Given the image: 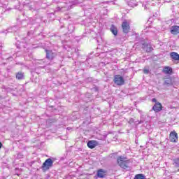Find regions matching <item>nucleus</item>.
<instances>
[{
  "mask_svg": "<svg viewBox=\"0 0 179 179\" xmlns=\"http://www.w3.org/2000/svg\"><path fill=\"white\" fill-rule=\"evenodd\" d=\"M117 162L118 166L121 167V169H123V170H131V167H129V160H128V158L127 157L124 156H120L117 159Z\"/></svg>",
  "mask_w": 179,
  "mask_h": 179,
  "instance_id": "f257e3e1",
  "label": "nucleus"
},
{
  "mask_svg": "<svg viewBox=\"0 0 179 179\" xmlns=\"http://www.w3.org/2000/svg\"><path fill=\"white\" fill-rule=\"evenodd\" d=\"M54 162H55V159L54 158L47 159L43 164L41 169L43 170H50V168L52 167Z\"/></svg>",
  "mask_w": 179,
  "mask_h": 179,
  "instance_id": "f03ea898",
  "label": "nucleus"
},
{
  "mask_svg": "<svg viewBox=\"0 0 179 179\" xmlns=\"http://www.w3.org/2000/svg\"><path fill=\"white\" fill-rule=\"evenodd\" d=\"M113 82L115 85H117V86H122L125 85V80H124V77L120 75H115L114 76Z\"/></svg>",
  "mask_w": 179,
  "mask_h": 179,
  "instance_id": "7ed1b4c3",
  "label": "nucleus"
},
{
  "mask_svg": "<svg viewBox=\"0 0 179 179\" xmlns=\"http://www.w3.org/2000/svg\"><path fill=\"white\" fill-rule=\"evenodd\" d=\"M45 58L48 61H52L55 57H57V53L51 50L45 49Z\"/></svg>",
  "mask_w": 179,
  "mask_h": 179,
  "instance_id": "20e7f679",
  "label": "nucleus"
},
{
  "mask_svg": "<svg viewBox=\"0 0 179 179\" xmlns=\"http://www.w3.org/2000/svg\"><path fill=\"white\" fill-rule=\"evenodd\" d=\"M122 29L123 33H124L125 34H128V33H129V30H131V27L129 26V23L127 20H124L122 22Z\"/></svg>",
  "mask_w": 179,
  "mask_h": 179,
  "instance_id": "39448f33",
  "label": "nucleus"
},
{
  "mask_svg": "<svg viewBox=\"0 0 179 179\" xmlns=\"http://www.w3.org/2000/svg\"><path fill=\"white\" fill-rule=\"evenodd\" d=\"M169 141H171V142H173L174 143H176V142H178V134H177V132H176V131L171 132L169 136Z\"/></svg>",
  "mask_w": 179,
  "mask_h": 179,
  "instance_id": "423d86ee",
  "label": "nucleus"
},
{
  "mask_svg": "<svg viewBox=\"0 0 179 179\" xmlns=\"http://www.w3.org/2000/svg\"><path fill=\"white\" fill-rule=\"evenodd\" d=\"M96 176L98 178H106V176H107V171L104 169H99L96 172Z\"/></svg>",
  "mask_w": 179,
  "mask_h": 179,
  "instance_id": "0eeeda50",
  "label": "nucleus"
},
{
  "mask_svg": "<svg viewBox=\"0 0 179 179\" xmlns=\"http://www.w3.org/2000/svg\"><path fill=\"white\" fill-rule=\"evenodd\" d=\"M162 108L163 106H162V103H160L159 102L155 103V104L152 107V110L153 111H155V113H160Z\"/></svg>",
  "mask_w": 179,
  "mask_h": 179,
  "instance_id": "6e6552de",
  "label": "nucleus"
},
{
  "mask_svg": "<svg viewBox=\"0 0 179 179\" xmlns=\"http://www.w3.org/2000/svg\"><path fill=\"white\" fill-rule=\"evenodd\" d=\"M171 34L173 36H178L179 34V26L178 25H173L171 27Z\"/></svg>",
  "mask_w": 179,
  "mask_h": 179,
  "instance_id": "1a4fd4ad",
  "label": "nucleus"
},
{
  "mask_svg": "<svg viewBox=\"0 0 179 179\" xmlns=\"http://www.w3.org/2000/svg\"><path fill=\"white\" fill-rule=\"evenodd\" d=\"M142 48L145 50L146 52H152L153 50V48L148 43H143Z\"/></svg>",
  "mask_w": 179,
  "mask_h": 179,
  "instance_id": "9d476101",
  "label": "nucleus"
},
{
  "mask_svg": "<svg viewBox=\"0 0 179 179\" xmlns=\"http://www.w3.org/2000/svg\"><path fill=\"white\" fill-rule=\"evenodd\" d=\"M163 85H164V86H167V87H169V86H173V79H171V77L166 78V79L164 80V83H163Z\"/></svg>",
  "mask_w": 179,
  "mask_h": 179,
  "instance_id": "9b49d317",
  "label": "nucleus"
},
{
  "mask_svg": "<svg viewBox=\"0 0 179 179\" xmlns=\"http://www.w3.org/2000/svg\"><path fill=\"white\" fill-rule=\"evenodd\" d=\"M87 146L90 149H94L97 146V142L96 141H89L87 143Z\"/></svg>",
  "mask_w": 179,
  "mask_h": 179,
  "instance_id": "f8f14e48",
  "label": "nucleus"
},
{
  "mask_svg": "<svg viewBox=\"0 0 179 179\" xmlns=\"http://www.w3.org/2000/svg\"><path fill=\"white\" fill-rule=\"evenodd\" d=\"M170 57L171 58V59H173L174 61H179V55L176 52H171Z\"/></svg>",
  "mask_w": 179,
  "mask_h": 179,
  "instance_id": "ddd939ff",
  "label": "nucleus"
},
{
  "mask_svg": "<svg viewBox=\"0 0 179 179\" xmlns=\"http://www.w3.org/2000/svg\"><path fill=\"white\" fill-rule=\"evenodd\" d=\"M15 78L18 80H23V79H24V73H23L22 71L16 73Z\"/></svg>",
  "mask_w": 179,
  "mask_h": 179,
  "instance_id": "4468645a",
  "label": "nucleus"
},
{
  "mask_svg": "<svg viewBox=\"0 0 179 179\" xmlns=\"http://www.w3.org/2000/svg\"><path fill=\"white\" fill-rule=\"evenodd\" d=\"M67 29H68V34H71V33H73V31H75V25L70 24H69V26L67 27Z\"/></svg>",
  "mask_w": 179,
  "mask_h": 179,
  "instance_id": "2eb2a0df",
  "label": "nucleus"
},
{
  "mask_svg": "<svg viewBox=\"0 0 179 179\" xmlns=\"http://www.w3.org/2000/svg\"><path fill=\"white\" fill-rule=\"evenodd\" d=\"M110 30L114 36H117V34H118V30L117 29V27L114 26V24H112Z\"/></svg>",
  "mask_w": 179,
  "mask_h": 179,
  "instance_id": "dca6fc26",
  "label": "nucleus"
},
{
  "mask_svg": "<svg viewBox=\"0 0 179 179\" xmlns=\"http://www.w3.org/2000/svg\"><path fill=\"white\" fill-rule=\"evenodd\" d=\"M7 31L8 33H16V31H17V26H14V27H12L10 28H8L7 29Z\"/></svg>",
  "mask_w": 179,
  "mask_h": 179,
  "instance_id": "f3484780",
  "label": "nucleus"
},
{
  "mask_svg": "<svg viewBox=\"0 0 179 179\" xmlns=\"http://www.w3.org/2000/svg\"><path fill=\"white\" fill-rule=\"evenodd\" d=\"M164 72L165 73H168V74H170V73H172L173 72V69H171V67L169 66H165L164 68Z\"/></svg>",
  "mask_w": 179,
  "mask_h": 179,
  "instance_id": "a211bd4d",
  "label": "nucleus"
},
{
  "mask_svg": "<svg viewBox=\"0 0 179 179\" xmlns=\"http://www.w3.org/2000/svg\"><path fill=\"white\" fill-rule=\"evenodd\" d=\"M173 166H175V167L179 168V158L173 159Z\"/></svg>",
  "mask_w": 179,
  "mask_h": 179,
  "instance_id": "6ab92c4d",
  "label": "nucleus"
},
{
  "mask_svg": "<svg viewBox=\"0 0 179 179\" xmlns=\"http://www.w3.org/2000/svg\"><path fill=\"white\" fill-rule=\"evenodd\" d=\"M134 179H146L143 174H137L135 176Z\"/></svg>",
  "mask_w": 179,
  "mask_h": 179,
  "instance_id": "aec40b11",
  "label": "nucleus"
},
{
  "mask_svg": "<svg viewBox=\"0 0 179 179\" xmlns=\"http://www.w3.org/2000/svg\"><path fill=\"white\" fill-rule=\"evenodd\" d=\"M145 120H146V117H145V116H143V115H141L140 120H137L138 125H139V124H143V122H145Z\"/></svg>",
  "mask_w": 179,
  "mask_h": 179,
  "instance_id": "412c9836",
  "label": "nucleus"
},
{
  "mask_svg": "<svg viewBox=\"0 0 179 179\" xmlns=\"http://www.w3.org/2000/svg\"><path fill=\"white\" fill-rule=\"evenodd\" d=\"M128 123L130 124H135L136 127H137L138 125V121H135V119H134V118H130Z\"/></svg>",
  "mask_w": 179,
  "mask_h": 179,
  "instance_id": "4be33fe9",
  "label": "nucleus"
},
{
  "mask_svg": "<svg viewBox=\"0 0 179 179\" xmlns=\"http://www.w3.org/2000/svg\"><path fill=\"white\" fill-rule=\"evenodd\" d=\"M143 73H145V74H148V73H149V70L148 69H144Z\"/></svg>",
  "mask_w": 179,
  "mask_h": 179,
  "instance_id": "5701e85b",
  "label": "nucleus"
},
{
  "mask_svg": "<svg viewBox=\"0 0 179 179\" xmlns=\"http://www.w3.org/2000/svg\"><path fill=\"white\" fill-rule=\"evenodd\" d=\"M17 157H19L20 159H22V157H23V155H22V153H19L17 155Z\"/></svg>",
  "mask_w": 179,
  "mask_h": 179,
  "instance_id": "b1692460",
  "label": "nucleus"
},
{
  "mask_svg": "<svg viewBox=\"0 0 179 179\" xmlns=\"http://www.w3.org/2000/svg\"><path fill=\"white\" fill-rule=\"evenodd\" d=\"M93 81V78H89L87 79V82H92Z\"/></svg>",
  "mask_w": 179,
  "mask_h": 179,
  "instance_id": "393cba45",
  "label": "nucleus"
},
{
  "mask_svg": "<svg viewBox=\"0 0 179 179\" xmlns=\"http://www.w3.org/2000/svg\"><path fill=\"white\" fill-rule=\"evenodd\" d=\"M35 72L36 73H37V75H40V72H38V69H36Z\"/></svg>",
  "mask_w": 179,
  "mask_h": 179,
  "instance_id": "a878e982",
  "label": "nucleus"
},
{
  "mask_svg": "<svg viewBox=\"0 0 179 179\" xmlns=\"http://www.w3.org/2000/svg\"><path fill=\"white\" fill-rule=\"evenodd\" d=\"M77 3H80L81 2H83V0H76Z\"/></svg>",
  "mask_w": 179,
  "mask_h": 179,
  "instance_id": "bb28decb",
  "label": "nucleus"
},
{
  "mask_svg": "<svg viewBox=\"0 0 179 179\" xmlns=\"http://www.w3.org/2000/svg\"><path fill=\"white\" fill-rule=\"evenodd\" d=\"M152 103H156V101H157V100L156 99V98L152 99Z\"/></svg>",
  "mask_w": 179,
  "mask_h": 179,
  "instance_id": "cd10ccee",
  "label": "nucleus"
},
{
  "mask_svg": "<svg viewBox=\"0 0 179 179\" xmlns=\"http://www.w3.org/2000/svg\"><path fill=\"white\" fill-rule=\"evenodd\" d=\"M2 148V143L0 142V149Z\"/></svg>",
  "mask_w": 179,
  "mask_h": 179,
  "instance_id": "c85d7f7f",
  "label": "nucleus"
},
{
  "mask_svg": "<svg viewBox=\"0 0 179 179\" xmlns=\"http://www.w3.org/2000/svg\"><path fill=\"white\" fill-rule=\"evenodd\" d=\"M30 34H31V32L29 31L28 32V36H30Z\"/></svg>",
  "mask_w": 179,
  "mask_h": 179,
  "instance_id": "c756f323",
  "label": "nucleus"
},
{
  "mask_svg": "<svg viewBox=\"0 0 179 179\" xmlns=\"http://www.w3.org/2000/svg\"><path fill=\"white\" fill-rule=\"evenodd\" d=\"M57 10H61V8L57 7Z\"/></svg>",
  "mask_w": 179,
  "mask_h": 179,
  "instance_id": "7c9ffc66",
  "label": "nucleus"
},
{
  "mask_svg": "<svg viewBox=\"0 0 179 179\" xmlns=\"http://www.w3.org/2000/svg\"><path fill=\"white\" fill-rule=\"evenodd\" d=\"M77 50L79 51L78 50L75 49V52H76Z\"/></svg>",
  "mask_w": 179,
  "mask_h": 179,
  "instance_id": "2f4dec72",
  "label": "nucleus"
},
{
  "mask_svg": "<svg viewBox=\"0 0 179 179\" xmlns=\"http://www.w3.org/2000/svg\"><path fill=\"white\" fill-rule=\"evenodd\" d=\"M86 36H85V35H83V37H85Z\"/></svg>",
  "mask_w": 179,
  "mask_h": 179,
  "instance_id": "473e14b6",
  "label": "nucleus"
},
{
  "mask_svg": "<svg viewBox=\"0 0 179 179\" xmlns=\"http://www.w3.org/2000/svg\"><path fill=\"white\" fill-rule=\"evenodd\" d=\"M149 179V178H148Z\"/></svg>",
  "mask_w": 179,
  "mask_h": 179,
  "instance_id": "72a5a7b5",
  "label": "nucleus"
}]
</instances>
